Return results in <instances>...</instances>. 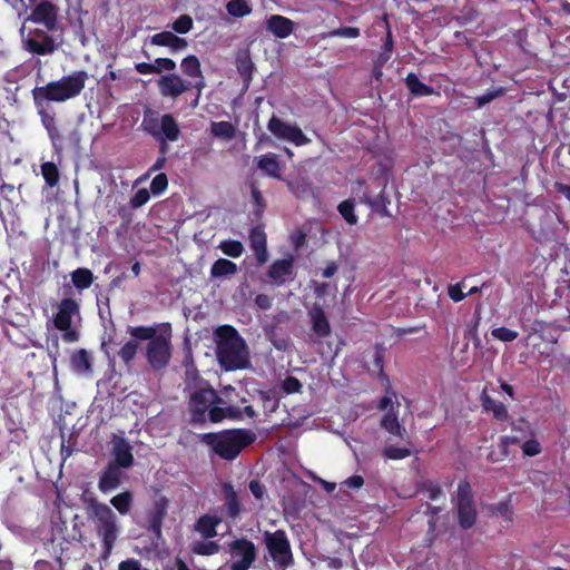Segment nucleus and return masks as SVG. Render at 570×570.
Listing matches in <instances>:
<instances>
[{"label": "nucleus", "instance_id": "f257e3e1", "mask_svg": "<svg viewBox=\"0 0 570 570\" xmlns=\"http://www.w3.org/2000/svg\"><path fill=\"white\" fill-rule=\"evenodd\" d=\"M216 355L226 371L245 370L249 366L248 347L238 331L232 325L215 330Z\"/></svg>", "mask_w": 570, "mask_h": 570}, {"label": "nucleus", "instance_id": "f03ea898", "mask_svg": "<svg viewBox=\"0 0 570 570\" xmlns=\"http://www.w3.org/2000/svg\"><path fill=\"white\" fill-rule=\"evenodd\" d=\"M200 441L220 459L233 461L256 441V434L247 429H228L204 433L200 435Z\"/></svg>", "mask_w": 570, "mask_h": 570}, {"label": "nucleus", "instance_id": "7ed1b4c3", "mask_svg": "<svg viewBox=\"0 0 570 570\" xmlns=\"http://www.w3.org/2000/svg\"><path fill=\"white\" fill-rule=\"evenodd\" d=\"M89 75L86 70H76L68 76H63L57 81H50L46 86L35 87L32 98L35 105L65 102L78 97L86 87Z\"/></svg>", "mask_w": 570, "mask_h": 570}, {"label": "nucleus", "instance_id": "20e7f679", "mask_svg": "<svg viewBox=\"0 0 570 570\" xmlns=\"http://www.w3.org/2000/svg\"><path fill=\"white\" fill-rule=\"evenodd\" d=\"M141 129L158 142L159 156L166 157L169 153V141H177L181 131L171 114L159 115L158 111L146 109L144 111Z\"/></svg>", "mask_w": 570, "mask_h": 570}, {"label": "nucleus", "instance_id": "39448f33", "mask_svg": "<svg viewBox=\"0 0 570 570\" xmlns=\"http://www.w3.org/2000/svg\"><path fill=\"white\" fill-rule=\"evenodd\" d=\"M86 512L95 522L96 531L102 542V551L107 557L111 553L118 538L119 527L112 509L96 498L86 500Z\"/></svg>", "mask_w": 570, "mask_h": 570}, {"label": "nucleus", "instance_id": "423d86ee", "mask_svg": "<svg viewBox=\"0 0 570 570\" xmlns=\"http://www.w3.org/2000/svg\"><path fill=\"white\" fill-rule=\"evenodd\" d=\"M171 356V325L170 323H161L158 336L145 346V357L149 366L159 372L169 365Z\"/></svg>", "mask_w": 570, "mask_h": 570}, {"label": "nucleus", "instance_id": "0eeeda50", "mask_svg": "<svg viewBox=\"0 0 570 570\" xmlns=\"http://www.w3.org/2000/svg\"><path fill=\"white\" fill-rule=\"evenodd\" d=\"M223 403L224 401L222 397L209 384H206V386H199L189 394L188 412L190 415V423H206L207 420L209 421V411L214 406H218V404Z\"/></svg>", "mask_w": 570, "mask_h": 570}, {"label": "nucleus", "instance_id": "6e6552de", "mask_svg": "<svg viewBox=\"0 0 570 570\" xmlns=\"http://www.w3.org/2000/svg\"><path fill=\"white\" fill-rule=\"evenodd\" d=\"M456 512L460 528L471 529L476 522V508L471 484L466 480H461L456 490Z\"/></svg>", "mask_w": 570, "mask_h": 570}, {"label": "nucleus", "instance_id": "1a4fd4ad", "mask_svg": "<svg viewBox=\"0 0 570 570\" xmlns=\"http://www.w3.org/2000/svg\"><path fill=\"white\" fill-rule=\"evenodd\" d=\"M265 547L273 559L281 567H288L293 563L291 542L284 530L264 532Z\"/></svg>", "mask_w": 570, "mask_h": 570}, {"label": "nucleus", "instance_id": "9d476101", "mask_svg": "<svg viewBox=\"0 0 570 570\" xmlns=\"http://www.w3.org/2000/svg\"><path fill=\"white\" fill-rule=\"evenodd\" d=\"M228 547L232 557L238 558L230 564V570H248L256 559L255 544L246 538H239L232 541Z\"/></svg>", "mask_w": 570, "mask_h": 570}, {"label": "nucleus", "instance_id": "9b49d317", "mask_svg": "<svg viewBox=\"0 0 570 570\" xmlns=\"http://www.w3.org/2000/svg\"><path fill=\"white\" fill-rule=\"evenodd\" d=\"M267 128L276 138L293 142L295 146H305L309 142L298 126L287 124L275 115L268 120Z\"/></svg>", "mask_w": 570, "mask_h": 570}, {"label": "nucleus", "instance_id": "f8f14e48", "mask_svg": "<svg viewBox=\"0 0 570 570\" xmlns=\"http://www.w3.org/2000/svg\"><path fill=\"white\" fill-rule=\"evenodd\" d=\"M24 49L38 56L52 55L59 47L56 39L48 33V30L36 28L30 30L28 38L23 41Z\"/></svg>", "mask_w": 570, "mask_h": 570}, {"label": "nucleus", "instance_id": "ddd939ff", "mask_svg": "<svg viewBox=\"0 0 570 570\" xmlns=\"http://www.w3.org/2000/svg\"><path fill=\"white\" fill-rule=\"evenodd\" d=\"M169 500L166 497H159L154 501L153 507L146 513L147 531L156 539L163 537V522L167 517Z\"/></svg>", "mask_w": 570, "mask_h": 570}, {"label": "nucleus", "instance_id": "4468645a", "mask_svg": "<svg viewBox=\"0 0 570 570\" xmlns=\"http://www.w3.org/2000/svg\"><path fill=\"white\" fill-rule=\"evenodd\" d=\"M58 12L59 8L55 3L41 0L33 7L29 20L43 24L48 31H55L58 28Z\"/></svg>", "mask_w": 570, "mask_h": 570}, {"label": "nucleus", "instance_id": "2eb2a0df", "mask_svg": "<svg viewBox=\"0 0 570 570\" xmlns=\"http://www.w3.org/2000/svg\"><path fill=\"white\" fill-rule=\"evenodd\" d=\"M111 454L114 460L109 463L120 466L122 469H129L134 465L135 459L131 452L132 448L128 441L119 435H114L111 440Z\"/></svg>", "mask_w": 570, "mask_h": 570}, {"label": "nucleus", "instance_id": "dca6fc26", "mask_svg": "<svg viewBox=\"0 0 570 570\" xmlns=\"http://www.w3.org/2000/svg\"><path fill=\"white\" fill-rule=\"evenodd\" d=\"M267 277L271 284L279 287L283 286L287 279H293L294 276V261L293 257L274 261L268 271Z\"/></svg>", "mask_w": 570, "mask_h": 570}, {"label": "nucleus", "instance_id": "f3484780", "mask_svg": "<svg viewBox=\"0 0 570 570\" xmlns=\"http://www.w3.org/2000/svg\"><path fill=\"white\" fill-rule=\"evenodd\" d=\"M79 313V304L76 299L66 297L58 305V312L53 317L57 330H68L72 324V316Z\"/></svg>", "mask_w": 570, "mask_h": 570}, {"label": "nucleus", "instance_id": "a211bd4d", "mask_svg": "<svg viewBox=\"0 0 570 570\" xmlns=\"http://www.w3.org/2000/svg\"><path fill=\"white\" fill-rule=\"evenodd\" d=\"M249 246L255 254L258 265H264L268 261L267 235L263 225L254 226L249 229Z\"/></svg>", "mask_w": 570, "mask_h": 570}, {"label": "nucleus", "instance_id": "6ab92c4d", "mask_svg": "<svg viewBox=\"0 0 570 570\" xmlns=\"http://www.w3.org/2000/svg\"><path fill=\"white\" fill-rule=\"evenodd\" d=\"M190 82L184 81L175 73H167L158 80L159 91L164 97L176 98L188 90Z\"/></svg>", "mask_w": 570, "mask_h": 570}, {"label": "nucleus", "instance_id": "aec40b11", "mask_svg": "<svg viewBox=\"0 0 570 570\" xmlns=\"http://www.w3.org/2000/svg\"><path fill=\"white\" fill-rule=\"evenodd\" d=\"M122 468L108 463L102 470L98 481V489L102 493H108L121 484L124 473Z\"/></svg>", "mask_w": 570, "mask_h": 570}, {"label": "nucleus", "instance_id": "412c9836", "mask_svg": "<svg viewBox=\"0 0 570 570\" xmlns=\"http://www.w3.org/2000/svg\"><path fill=\"white\" fill-rule=\"evenodd\" d=\"M312 331L317 338H325L331 334V324L320 304H314L308 312Z\"/></svg>", "mask_w": 570, "mask_h": 570}, {"label": "nucleus", "instance_id": "4be33fe9", "mask_svg": "<svg viewBox=\"0 0 570 570\" xmlns=\"http://www.w3.org/2000/svg\"><path fill=\"white\" fill-rule=\"evenodd\" d=\"M235 65L245 89H248L253 80V72L255 69V65L248 49L239 50L236 53Z\"/></svg>", "mask_w": 570, "mask_h": 570}, {"label": "nucleus", "instance_id": "5701e85b", "mask_svg": "<svg viewBox=\"0 0 570 570\" xmlns=\"http://www.w3.org/2000/svg\"><path fill=\"white\" fill-rule=\"evenodd\" d=\"M266 28L276 38L285 39L294 31V21L281 14H272L266 20Z\"/></svg>", "mask_w": 570, "mask_h": 570}, {"label": "nucleus", "instance_id": "b1692460", "mask_svg": "<svg viewBox=\"0 0 570 570\" xmlns=\"http://www.w3.org/2000/svg\"><path fill=\"white\" fill-rule=\"evenodd\" d=\"M223 494L224 505L222 509L229 519L235 520L242 512V503L238 494L230 483H225L223 485Z\"/></svg>", "mask_w": 570, "mask_h": 570}, {"label": "nucleus", "instance_id": "393cba45", "mask_svg": "<svg viewBox=\"0 0 570 570\" xmlns=\"http://www.w3.org/2000/svg\"><path fill=\"white\" fill-rule=\"evenodd\" d=\"M353 193L360 196L362 203L371 206L375 210L385 209L386 203H389V199L385 197L383 191L375 198H371L366 184L362 179H358L354 183Z\"/></svg>", "mask_w": 570, "mask_h": 570}, {"label": "nucleus", "instance_id": "a878e982", "mask_svg": "<svg viewBox=\"0 0 570 570\" xmlns=\"http://www.w3.org/2000/svg\"><path fill=\"white\" fill-rule=\"evenodd\" d=\"M257 168L272 178L282 179V165L274 153L262 155L257 159Z\"/></svg>", "mask_w": 570, "mask_h": 570}, {"label": "nucleus", "instance_id": "bb28decb", "mask_svg": "<svg viewBox=\"0 0 570 570\" xmlns=\"http://www.w3.org/2000/svg\"><path fill=\"white\" fill-rule=\"evenodd\" d=\"M480 402L483 411L492 413L495 420L503 422L509 419L507 406L502 402L493 400L485 390L480 395Z\"/></svg>", "mask_w": 570, "mask_h": 570}, {"label": "nucleus", "instance_id": "cd10ccee", "mask_svg": "<svg viewBox=\"0 0 570 570\" xmlns=\"http://www.w3.org/2000/svg\"><path fill=\"white\" fill-rule=\"evenodd\" d=\"M220 522L222 519L217 515L204 514L196 521L195 530L204 539H212L217 535L216 528L220 524Z\"/></svg>", "mask_w": 570, "mask_h": 570}, {"label": "nucleus", "instance_id": "c85d7f7f", "mask_svg": "<svg viewBox=\"0 0 570 570\" xmlns=\"http://www.w3.org/2000/svg\"><path fill=\"white\" fill-rule=\"evenodd\" d=\"M38 111V115L41 119V124L45 127V129L48 132V136L52 144L56 146L57 140L61 139L60 132L58 130L56 118L53 114H50L46 109V104H42L41 106L35 105Z\"/></svg>", "mask_w": 570, "mask_h": 570}, {"label": "nucleus", "instance_id": "c756f323", "mask_svg": "<svg viewBox=\"0 0 570 570\" xmlns=\"http://www.w3.org/2000/svg\"><path fill=\"white\" fill-rule=\"evenodd\" d=\"M404 82L413 97H425L434 94L440 96V92H436L433 87L423 83L414 72H409Z\"/></svg>", "mask_w": 570, "mask_h": 570}, {"label": "nucleus", "instance_id": "7c9ffc66", "mask_svg": "<svg viewBox=\"0 0 570 570\" xmlns=\"http://www.w3.org/2000/svg\"><path fill=\"white\" fill-rule=\"evenodd\" d=\"M381 428L400 439H404V435L406 434V430L400 424L397 413L394 409L383 415L381 420Z\"/></svg>", "mask_w": 570, "mask_h": 570}, {"label": "nucleus", "instance_id": "2f4dec72", "mask_svg": "<svg viewBox=\"0 0 570 570\" xmlns=\"http://www.w3.org/2000/svg\"><path fill=\"white\" fill-rule=\"evenodd\" d=\"M226 417L233 419V420H242L243 419V411L239 407L236 406H214L209 411V421L212 423H219L224 421Z\"/></svg>", "mask_w": 570, "mask_h": 570}, {"label": "nucleus", "instance_id": "473e14b6", "mask_svg": "<svg viewBox=\"0 0 570 570\" xmlns=\"http://www.w3.org/2000/svg\"><path fill=\"white\" fill-rule=\"evenodd\" d=\"M70 363L77 373H88L92 370L91 356L85 348L76 351L70 357Z\"/></svg>", "mask_w": 570, "mask_h": 570}, {"label": "nucleus", "instance_id": "72a5a7b5", "mask_svg": "<svg viewBox=\"0 0 570 570\" xmlns=\"http://www.w3.org/2000/svg\"><path fill=\"white\" fill-rule=\"evenodd\" d=\"M237 271L238 267L234 262L227 258H218L210 267V278H222L234 275Z\"/></svg>", "mask_w": 570, "mask_h": 570}, {"label": "nucleus", "instance_id": "f704fd0d", "mask_svg": "<svg viewBox=\"0 0 570 570\" xmlns=\"http://www.w3.org/2000/svg\"><path fill=\"white\" fill-rule=\"evenodd\" d=\"M110 504L118 511L119 514H128L134 505V494L131 491H124L110 499Z\"/></svg>", "mask_w": 570, "mask_h": 570}, {"label": "nucleus", "instance_id": "c9c22d12", "mask_svg": "<svg viewBox=\"0 0 570 570\" xmlns=\"http://www.w3.org/2000/svg\"><path fill=\"white\" fill-rule=\"evenodd\" d=\"M94 279L95 277L92 272L86 267H79L71 273V282L79 291L89 288L94 283Z\"/></svg>", "mask_w": 570, "mask_h": 570}, {"label": "nucleus", "instance_id": "e433bc0d", "mask_svg": "<svg viewBox=\"0 0 570 570\" xmlns=\"http://www.w3.org/2000/svg\"><path fill=\"white\" fill-rule=\"evenodd\" d=\"M158 330L160 331V324L154 326H129L127 332L137 342L138 340L150 342L158 336Z\"/></svg>", "mask_w": 570, "mask_h": 570}, {"label": "nucleus", "instance_id": "4c0bfd02", "mask_svg": "<svg viewBox=\"0 0 570 570\" xmlns=\"http://www.w3.org/2000/svg\"><path fill=\"white\" fill-rule=\"evenodd\" d=\"M210 132L214 137L230 140L236 136V128L230 121H213L210 124Z\"/></svg>", "mask_w": 570, "mask_h": 570}, {"label": "nucleus", "instance_id": "58836bf2", "mask_svg": "<svg viewBox=\"0 0 570 570\" xmlns=\"http://www.w3.org/2000/svg\"><path fill=\"white\" fill-rule=\"evenodd\" d=\"M185 384L186 389L195 391L199 386H206L208 382L204 381L196 366L195 363L191 362L190 366L186 364V371H185Z\"/></svg>", "mask_w": 570, "mask_h": 570}, {"label": "nucleus", "instance_id": "ea45409f", "mask_svg": "<svg viewBox=\"0 0 570 570\" xmlns=\"http://www.w3.org/2000/svg\"><path fill=\"white\" fill-rule=\"evenodd\" d=\"M181 70L185 75L193 78L203 79L200 62L195 55H189L181 60Z\"/></svg>", "mask_w": 570, "mask_h": 570}, {"label": "nucleus", "instance_id": "a19ab883", "mask_svg": "<svg viewBox=\"0 0 570 570\" xmlns=\"http://www.w3.org/2000/svg\"><path fill=\"white\" fill-rule=\"evenodd\" d=\"M227 13L234 18H243L252 12L247 0H230L226 4Z\"/></svg>", "mask_w": 570, "mask_h": 570}, {"label": "nucleus", "instance_id": "79ce46f5", "mask_svg": "<svg viewBox=\"0 0 570 570\" xmlns=\"http://www.w3.org/2000/svg\"><path fill=\"white\" fill-rule=\"evenodd\" d=\"M41 175L49 187H56L59 184L60 173L55 163L46 161L41 164Z\"/></svg>", "mask_w": 570, "mask_h": 570}, {"label": "nucleus", "instance_id": "37998d69", "mask_svg": "<svg viewBox=\"0 0 570 570\" xmlns=\"http://www.w3.org/2000/svg\"><path fill=\"white\" fill-rule=\"evenodd\" d=\"M138 348L139 343L136 340H129L118 351V356L125 363L126 366H131V363L135 360Z\"/></svg>", "mask_w": 570, "mask_h": 570}, {"label": "nucleus", "instance_id": "c03bdc74", "mask_svg": "<svg viewBox=\"0 0 570 570\" xmlns=\"http://www.w3.org/2000/svg\"><path fill=\"white\" fill-rule=\"evenodd\" d=\"M218 248L228 257L238 258L244 252V245L236 239L222 240Z\"/></svg>", "mask_w": 570, "mask_h": 570}, {"label": "nucleus", "instance_id": "a18cd8bd", "mask_svg": "<svg viewBox=\"0 0 570 570\" xmlns=\"http://www.w3.org/2000/svg\"><path fill=\"white\" fill-rule=\"evenodd\" d=\"M220 551V546L216 541H197L193 546V552L198 556H214Z\"/></svg>", "mask_w": 570, "mask_h": 570}, {"label": "nucleus", "instance_id": "49530a36", "mask_svg": "<svg viewBox=\"0 0 570 570\" xmlns=\"http://www.w3.org/2000/svg\"><path fill=\"white\" fill-rule=\"evenodd\" d=\"M355 204L353 199H346L340 203L337 206V210L344 220L350 225H355L357 223V216L354 213Z\"/></svg>", "mask_w": 570, "mask_h": 570}, {"label": "nucleus", "instance_id": "de8ad7c7", "mask_svg": "<svg viewBox=\"0 0 570 570\" xmlns=\"http://www.w3.org/2000/svg\"><path fill=\"white\" fill-rule=\"evenodd\" d=\"M169 27L178 35H186L193 29L194 20L189 14H180Z\"/></svg>", "mask_w": 570, "mask_h": 570}, {"label": "nucleus", "instance_id": "09e8293b", "mask_svg": "<svg viewBox=\"0 0 570 570\" xmlns=\"http://www.w3.org/2000/svg\"><path fill=\"white\" fill-rule=\"evenodd\" d=\"M420 491L428 494V498L432 501L443 495L441 485L433 480H424L420 484Z\"/></svg>", "mask_w": 570, "mask_h": 570}, {"label": "nucleus", "instance_id": "8fccbe9b", "mask_svg": "<svg viewBox=\"0 0 570 570\" xmlns=\"http://www.w3.org/2000/svg\"><path fill=\"white\" fill-rule=\"evenodd\" d=\"M411 455V451L407 448H401L396 445H387L383 449V456L386 460H403Z\"/></svg>", "mask_w": 570, "mask_h": 570}, {"label": "nucleus", "instance_id": "3c124183", "mask_svg": "<svg viewBox=\"0 0 570 570\" xmlns=\"http://www.w3.org/2000/svg\"><path fill=\"white\" fill-rule=\"evenodd\" d=\"M511 429L513 432L519 433V439L527 438V436H533L534 432L531 429L530 422L525 420L524 417H520L517 421H513L511 423Z\"/></svg>", "mask_w": 570, "mask_h": 570}, {"label": "nucleus", "instance_id": "603ef678", "mask_svg": "<svg viewBox=\"0 0 570 570\" xmlns=\"http://www.w3.org/2000/svg\"><path fill=\"white\" fill-rule=\"evenodd\" d=\"M168 187V177L165 173L157 174L150 183V193L155 196L161 195Z\"/></svg>", "mask_w": 570, "mask_h": 570}, {"label": "nucleus", "instance_id": "864d4df0", "mask_svg": "<svg viewBox=\"0 0 570 570\" xmlns=\"http://www.w3.org/2000/svg\"><path fill=\"white\" fill-rule=\"evenodd\" d=\"M505 94V89L503 87L493 88L490 90H487L485 94L478 96L475 98L476 106L479 108L485 106L487 104L491 102L495 98H499Z\"/></svg>", "mask_w": 570, "mask_h": 570}, {"label": "nucleus", "instance_id": "5fc2aeb1", "mask_svg": "<svg viewBox=\"0 0 570 570\" xmlns=\"http://www.w3.org/2000/svg\"><path fill=\"white\" fill-rule=\"evenodd\" d=\"M491 335L498 341L509 343V342H513L518 337L519 334L517 331L501 326V327L493 328L491 331Z\"/></svg>", "mask_w": 570, "mask_h": 570}, {"label": "nucleus", "instance_id": "6e6d98bb", "mask_svg": "<svg viewBox=\"0 0 570 570\" xmlns=\"http://www.w3.org/2000/svg\"><path fill=\"white\" fill-rule=\"evenodd\" d=\"M492 515H500L504 520L511 521L513 515V509L509 501H501L491 507Z\"/></svg>", "mask_w": 570, "mask_h": 570}, {"label": "nucleus", "instance_id": "4d7b16f0", "mask_svg": "<svg viewBox=\"0 0 570 570\" xmlns=\"http://www.w3.org/2000/svg\"><path fill=\"white\" fill-rule=\"evenodd\" d=\"M175 33L170 31H161L151 36L150 42L154 46L170 48Z\"/></svg>", "mask_w": 570, "mask_h": 570}, {"label": "nucleus", "instance_id": "13d9d810", "mask_svg": "<svg viewBox=\"0 0 570 570\" xmlns=\"http://www.w3.org/2000/svg\"><path fill=\"white\" fill-rule=\"evenodd\" d=\"M521 449L525 456H535L542 452L541 443L534 438L524 441Z\"/></svg>", "mask_w": 570, "mask_h": 570}, {"label": "nucleus", "instance_id": "bf43d9fd", "mask_svg": "<svg viewBox=\"0 0 570 570\" xmlns=\"http://www.w3.org/2000/svg\"><path fill=\"white\" fill-rule=\"evenodd\" d=\"M361 35V30L357 27H340L330 32L331 37L340 38H357Z\"/></svg>", "mask_w": 570, "mask_h": 570}, {"label": "nucleus", "instance_id": "052dcab7", "mask_svg": "<svg viewBox=\"0 0 570 570\" xmlns=\"http://www.w3.org/2000/svg\"><path fill=\"white\" fill-rule=\"evenodd\" d=\"M302 387L303 385L301 381L292 375L287 376L282 383V389L286 394L298 393Z\"/></svg>", "mask_w": 570, "mask_h": 570}, {"label": "nucleus", "instance_id": "680f3d73", "mask_svg": "<svg viewBox=\"0 0 570 570\" xmlns=\"http://www.w3.org/2000/svg\"><path fill=\"white\" fill-rule=\"evenodd\" d=\"M150 198V191L146 188L138 189L130 199L132 208H139L145 205Z\"/></svg>", "mask_w": 570, "mask_h": 570}, {"label": "nucleus", "instance_id": "e2e57ef3", "mask_svg": "<svg viewBox=\"0 0 570 570\" xmlns=\"http://www.w3.org/2000/svg\"><path fill=\"white\" fill-rule=\"evenodd\" d=\"M383 20L385 22L386 35H385L384 43L382 47V51H385V52H389L392 55L393 49H394V40H393L392 29H391V26H390V22L387 19V14L383 16Z\"/></svg>", "mask_w": 570, "mask_h": 570}, {"label": "nucleus", "instance_id": "0e129e2a", "mask_svg": "<svg viewBox=\"0 0 570 570\" xmlns=\"http://www.w3.org/2000/svg\"><path fill=\"white\" fill-rule=\"evenodd\" d=\"M448 295L455 303H459L466 297V294L463 293V291H462L461 282L456 283V284H450L448 286Z\"/></svg>", "mask_w": 570, "mask_h": 570}, {"label": "nucleus", "instance_id": "69168bd1", "mask_svg": "<svg viewBox=\"0 0 570 570\" xmlns=\"http://www.w3.org/2000/svg\"><path fill=\"white\" fill-rule=\"evenodd\" d=\"M520 442L518 435H503L500 438L499 448L503 456H508L509 446Z\"/></svg>", "mask_w": 570, "mask_h": 570}, {"label": "nucleus", "instance_id": "338daca9", "mask_svg": "<svg viewBox=\"0 0 570 570\" xmlns=\"http://www.w3.org/2000/svg\"><path fill=\"white\" fill-rule=\"evenodd\" d=\"M154 65L158 68V73L163 70L173 71L176 68V62L170 58H157Z\"/></svg>", "mask_w": 570, "mask_h": 570}, {"label": "nucleus", "instance_id": "774afa93", "mask_svg": "<svg viewBox=\"0 0 570 570\" xmlns=\"http://www.w3.org/2000/svg\"><path fill=\"white\" fill-rule=\"evenodd\" d=\"M118 570H141V563L136 559H127L119 563Z\"/></svg>", "mask_w": 570, "mask_h": 570}]
</instances>
